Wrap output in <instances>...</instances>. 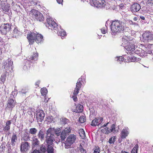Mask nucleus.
<instances>
[{"instance_id":"obj_15","label":"nucleus","mask_w":153,"mask_h":153,"mask_svg":"<svg viewBox=\"0 0 153 153\" xmlns=\"http://www.w3.org/2000/svg\"><path fill=\"white\" fill-rule=\"evenodd\" d=\"M30 147L29 143L28 142H22L21 145V151L26 152L28 150Z\"/></svg>"},{"instance_id":"obj_61","label":"nucleus","mask_w":153,"mask_h":153,"mask_svg":"<svg viewBox=\"0 0 153 153\" xmlns=\"http://www.w3.org/2000/svg\"><path fill=\"white\" fill-rule=\"evenodd\" d=\"M82 80V78H80L78 80L77 82H80V81H81Z\"/></svg>"},{"instance_id":"obj_16","label":"nucleus","mask_w":153,"mask_h":153,"mask_svg":"<svg viewBox=\"0 0 153 153\" xmlns=\"http://www.w3.org/2000/svg\"><path fill=\"white\" fill-rule=\"evenodd\" d=\"M54 137L53 134L47 135L46 142L47 144L51 145L52 144L53 140H54Z\"/></svg>"},{"instance_id":"obj_31","label":"nucleus","mask_w":153,"mask_h":153,"mask_svg":"<svg viewBox=\"0 0 153 153\" xmlns=\"http://www.w3.org/2000/svg\"><path fill=\"white\" fill-rule=\"evenodd\" d=\"M37 130L35 128H31L29 130V133L32 134H36L37 132Z\"/></svg>"},{"instance_id":"obj_2","label":"nucleus","mask_w":153,"mask_h":153,"mask_svg":"<svg viewBox=\"0 0 153 153\" xmlns=\"http://www.w3.org/2000/svg\"><path fill=\"white\" fill-rule=\"evenodd\" d=\"M76 139V136L74 134L69 135L65 142V148L66 149L70 148L71 145L75 142Z\"/></svg>"},{"instance_id":"obj_5","label":"nucleus","mask_w":153,"mask_h":153,"mask_svg":"<svg viewBox=\"0 0 153 153\" xmlns=\"http://www.w3.org/2000/svg\"><path fill=\"white\" fill-rule=\"evenodd\" d=\"M123 40L125 44L126 42L128 43V45L125 46V49L128 51L127 52L128 54H131L132 53V51L134 50L135 49V46L132 44L128 43L127 40H126L124 38H123Z\"/></svg>"},{"instance_id":"obj_50","label":"nucleus","mask_w":153,"mask_h":153,"mask_svg":"<svg viewBox=\"0 0 153 153\" xmlns=\"http://www.w3.org/2000/svg\"><path fill=\"white\" fill-rule=\"evenodd\" d=\"M101 131L103 133H104L106 134H108V132H107L106 129H105V128H104L103 129H102L101 130Z\"/></svg>"},{"instance_id":"obj_37","label":"nucleus","mask_w":153,"mask_h":153,"mask_svg":"<svg viewBox=\"0 0 153 153\" xmlns=\"http://www.w3.org/2000/svg\"><path fill=\"white\" fill-rule=\"evenodd\" d=\"M41 92L42 95L45 96L46 95L48 91L46 88H43L41 89Z\"/></svg>"},{"instance_id":"obj_20","label":"nucleus","mask_w":153,"mask_h":153,"mask_svg":"<svg viewBox=\"0 0 153 153\" xmlns=\"http://www.w3.org/2000/svg\"><path fill=\"white\" fill-rule=\"evenodd\" d=\"M36 36L35 42L37 43H41L43 39V37L41 34L36 32Z\"/></svg>"},{"instance_id":"obj_62","label":"nucleus","mask_w":153,"mask_h":153,"mask_svg":"<svg viewBox=\"0 0 153 153\" xmlns=\"http://www.w3.org/2000/svg\"><path fill=\"white\" fill-rule=\"evenodd\" d=\"M140 17L141 19H143V20H144L145 19V18L144 16H140Z\"/></svg>"},{"instance_id":"obj_42","label":"nucleus","mask_w":153,"mask_h":153,"mask_svg":"<svg viewBox=\"0 0 153 153\" xmlns=\"http://www.w3.org/2000/svg\"><path fill=\"white\" fill-rule=\"evenodd\" d=\"M111 132H115L116 131L115 130V126L114 124H113L111 127L110 129Z\"/></svg>"},{"instance_id":"obj_44","label":"nucleus","mask_w":153,"mask_h":153,"mask_svg":"<svg viewBox=\"0 0 153 153\" xmlns=\"http://www.w3.org/2000/svg\"><path fill=\"white\" fill-rule=\"evenodd\" d=\"M117 60L120 63H121V62L124 60V59L122 56H120L117 57Z\"/></svg>"},{"instance_id":"obj_45","label":"nucleus","mask_w":153,"mask_h":153,"mask_svg":"<svg viewBox=\"0 0 153 153\" xmlns=\"http://www.w3.org/2000/svg\"><path fill=\"white\" fill-rule=\"evenodd\" d=\"M80 149L81 152L82 153H86V150L85 149H84L83 148V147H82V146H81V145H80Z\"/></svg>"},{"instance_id":"obj_3","label":"nucleus","mask_w":153,"mask_h":153,"mask_svg":"<svg viewBox=\"0 0 153 153\" xmlns=\"http://www.w3.org/2000/svg\"><path fill=\"white\" fill-rule=\"evenodd\" d=\"M47 24L46 26L48 27L49 28H51V29L56 30L57 25L55 22L51 18H48L46 19Z\"/></svg>"},{"instance_id":"obj_40","label":"nucleus","mask_w":153,"mask_h":153,"mask_svg":"<svg viewBox=\"0 0 153 153\" xmlns=\"http://www.w3.org/2000/svg\"><path fill=\"white\" fill-rule=\"evenodd\" d=\"M28 92V90L26 88L22 89L21 91V94L23 96L25 95L26 93Z\"/></svg>"},{"instance_id":"obj_29","label":"nucleus","mask_w":153,"mask_h":153,"mask_svg":"<svg viewBox=\"0 0 153 153\" xmlns=\"http://www.w3.org/2000/svg\"><path fill=\"white\" fill-rule=\"evenodd\" d=\"M19 32L17 29L15 28L13 32L12 33V36L16 38L19 35Z\"/></svg>"},{"instance_id":"obj_23","label":"nucleus","mask_w":153,"mask_h":153,"mask_svg":"<svg viewBox=\"0 0 153 153\" xmlns=\"http://www.w3.org/2000/svg\"><path fill=\"white\" fill-rule=\"evenodd\" d=\"M83 110V106L80 104H78L76 106V109L74 112L76 113H80Z\"/></svg>"},{"instance_id":"obj_8","label":"nucleus","mask_w":153,"mask_h":153,"mask_svg":"<svg viewBox=\"0 0 153 153\" xmlns=\"http://www.w3.org/2000/svg\"><path fill=\"white\" fill-rule=\"evenodd\" d=\"M45 114L44 111L41 110H38L36 114V119L38 122H42L44 119Z\"/></svg>"},{"instance_id":"obj_46","label":"nucleus","mask_w":153,"mask_h":153,"mask_svg":"<svg viewBox=\"0 0 153 153\" xmlns=\"http://www.w3.org/2000/svg\"><path fill=\"white\" fill-rule=\"evenodd\" d=\"M6 79V76L4 75H1L0 80L2 82H4Z\"/></svg>"},{"instance_id":"obj_14","label":"nucleus","mask_w":153,"mask_h":153,"mask_svg":"<svg viewBox=\"0 0 153 153\" xmlns=\"http://www.w3.org/2000/svg\"><path fill=\"white\" fill-rule=\"evenodd\" d=\"M6 64H4V68L6 71H10L12 69V66L13 65V62L9 60H7Z\"/></svg>"},{"instance_id":"obj_55","label":"nucleus","mask_w":153,"mask_h":153,"mask_svg":"<svg viewBox=\"0 0 153 153\" xmlns=\"http://www.w3.org/2000/svg\"><path fill=\"white\" fill-rule=\"evenodd\" d=\"M35 150L33 151L32 153H39V151L37 149H35Z\"/></svg>"},{"instance_id":"obj_17","label":"nucleus","mask_w":153,"mask_h":153,"mask_svg":"<svg viewBox=\"0 0 153 153\" xmlns=\"http://www.w3.org/2000/svg\"><path fill=\"white\" fill-rule=\"evenodd\" d=\"M140 5L137 3H134L133 4L131 7V9L133 12H136L139 11L140 9Z\"/></svg>"},{"instance_id":"obj_10","label":"nucleus","mask_w":153,"mask_h":153,"mask_svg":"<svg viewBox=\"0 0 153 153\" xmlns=\"http://www.w3.org/2000/svg\"><path fill=\"white\" fill-rule=\"evenodd\" d=\"M36 33L33 32H30L27 35V38L28 39L30 44H32L35 41Z\"/></svg>"},{"instance_id":"obj_35","label":"nucleus","mask_w":153,"mask_h":153,"mask_svg":"<svg viewBox=\"0 0 153 153\" xmlns=\"http://www.w3.org/2000/svg\"><path fill=\"white\" fill-rule=\"evenodd\" d=\"M54 128H50L47 131V135H50V134H53Z\"/></svg>"},{"instance_id":"obj_53","label":"nucleus","mask_w":153,"mask_h":153,"mask_svg":"<svg viewBox=\"0 0 153 153\" xmlns=\"http://www.w3.org/2000/svg\"><path fill=\"white\" fill-rule=\"evenodd\" d=\"M101 32L103 34H105L106 33V30L104 28H102L101 29Z\"/></svg>"},{"instance_id":"obj_24","label":"nucleus","mask_w":153,"mask_h":153,"mask_svg":"<svg viewBox=\"0 0 153 153\" xmlns=\"http://www.w3.org/2000/svg\"><path fill=\"white\" fill-rule=\"evenodd\" d=\"M37 136L38 138L41 141L44 140L45 135L42 131L40 130L38 133Z\"/></svg>"},{"instance_id":"obj_18","label":"nucleus","mask_w":153,"mask_h":153,"mask_svg":"<svg viewBox=\"0 0 153 153\" xmlns=\"http://www.w3.org/2000/svg\"><path fill=\"white\" fill-rule=\"evenodd\" d=\"M30 134L26 131H23L22 137L23 140L25 141H29L30 140Z\"/></svg>"},{"instance_id":"obj_25","label":"nucleus","mask_w":153,"mask_h":153,"mask_svg":"<svg viewBox=\"0 0 153 153\" xmlns=\"http://www.w3.org/2000/svg\"><path fill=\"white\" fill-rule=\"evenodd\" d=\"M39 11L35 9H32L30 11L29 14L31 16L36 17L38 15Z\"/></svg>"},{"instance_id":"obj_4","label":"nucleus","mask_w":153,"mask_h":153,"mask_svg":"<svg viewBox=\"0 0 153 153\" xmlns=\"http://www.w3.org/2000/svg\"><path fill=\"white\" fill-rule=\"evenodd\" d=\"M11 28V25L8 23L2 24L0 27V30L3 34L9 32Z\"/></svg>"},{"instance_id":"obj_49","label":"nucleus","mask_w":153,"mask_h":153,"mask_svg":"<svg viewBox=\"0 0 153 153\" xmlns=\"http://www.w3.org/2000/svg\"><path fill=\"white\" fill-rule=\"evenodd\" d=\"M2 9L3 10L5 11V12L9 10V8L7 7V6H5L4 7L2 6Z\"/></svg>"},{"instance_id":"obj_59","label":"nucleus","mask_w":153,"mask_h":153,"mask_svg":"<svg viewBox=\"0 0 153 153\" xmlns=\"http://www.w3.org/2000/svg\"><path fill=\"white\" fill-rule=\"evenodd\" d=\"M126 21V24L128 22H129L130 24H132L133 23L132 21L131 20H127Z\"/></svg>"},{"instance_id":"obj_19","label":"nucleus","mask_w":153,"mask_h":153,"mask_svg":"<svg viewBox=\"0 0 153 153\" xmlns=\"http://www.w3.org/2000/svg\"><path fill=\"white\" fill-rule=\"evenodd\" d=\"M33 54L31 56V57H30V58L28 57V59L27 60H35V59H36V58L38 57V53H37L36 51V49L34 47L33 48Z\"/></svg>"},{"instance_id":"obj_63","label":"nucleus","mask_w":153,"mask_h":153,"mask_svg":"<svg viewBox=\"0 0 153 153\" xmlns=\"http://www.w3.org/2000/svg\"><path fill=\"white\" fill-rule=\"evenodd\" d=\"M106 126H107L106 125H105V124L104 125H103L101 127V128H103V127H106Z\"/></svg>"},{"instance_id":"obj_54","label":"nucleus","mask_w":153,"mask_h":153,"mask_svg":"<svg viewBox=\"0 0 153 153\" xmlns=\"http://www.w3.org/2000/svg\"><path fill=\"white\" fill-rule=\"evenodd\" d=\"M76 95L74 94V96L73 97V99L74 101H76L77 100Z\"/></svg>"},{"instance_id":"obj_36","label":"nucleus","mask_w":153,"mask_h":153,"mask_svg":"<svg viewBox=\"0 0 153 153\" xmlns=\"http://www.w3.org/2000/svg\"><path fill=\"white\" fill-rule=\"evenodd\" d=\"M93 150V153H100V149L98 146H95Z\"/></svg>"},{"instance_id":"obj_9","label":"nucleus","mask_w":153,"mask_h":153,"mask_svg":"<svg viewBox=\"0 0 153 153\" xmlns=\"http://www.w3.org/2000/svg\"><path fill=\"white\" fill-rule=\"evenodd\" d=\"M71 131V129L69 126H68L65 129L63 130L61 134L60 137L62 140H64L66 138V136H67L69 133Z\"/></svg>"},{"instance_id":"obj_13","label":"nucleus","mask_w":153,"mask_h":153,"mask_svg":"<svg viewBox=\"0 0 153 153\" xmlns=\"http://www.w3.org/2000/svg\"><path fill=\"white\" fill-rule=\"evenodd\" d=\"M16 103V101L13 99H9L7 102L6 108L11 110L15 106Z\"/></svg>"},{"instance_id":"obj_52","label":"nucleus","mask_w":153,"mask_h":153,"mask_svg":"<svg viewBox=\"0 0 153 153\" xmlns=\"http://www.w3.org/2000/svg\"><path fill=\"white\" fill-rule=\"evenodd\" d=\"M12 123V121L11 120H8L6 123V125L10 126V124Z\"/></svg>"},{"instance_id":"obj_6","label":"nucleus","mask_w":153,"mask_h":153,"mask_svg":"<svg viewBox=\"0 0 153 153\" xmlns=\"http://www.w3.org/2000/svg\"><path fill=\"white\" fill-rule=\"evenodd\" d=\"M144 42H148L153 39V35L149 31H146L142 35Z\"/></svg>"},{"instance_id":"obj_33","label":"nucleus","mask_w":153,"mask_h":153,"mask_svg":"<svg viewBox=\"0 0 153 153\" xmlns=\"http://www.w3.org/2000/svg\"><path fill=\"white\" fill-rule=\"evenodd\" d=\"M68 120L65 118H62L60 119V123L62 124H65L67 123Z\"/></svg>"},{"instance_id":"obj_12","label":"nucleus","mask_w":153,"mask_h":153,"mask_svg":"<svg viewBox=\"0 0 153 153\" xmlns=\"http://www.w3.org/2000/svg\"><path fill=\"white\" fill-rule=\"evenodd\" d=\"M102 121L103 118L101 117H99L93 120L91 122V125L93 126H96L99 125Z\"/></svg>"},{"instance_id":"obj_11","label":"nucleus","mask_w":153,"mask_h":153,"mask_svg":"<svg viewBox=\"0 0 153 153\" xmlns=\"http://www.w3.org/2000/svg\"><path fill=\"white\" fill-rule=\"evenodd\" d=\"M32 147L33 149H39L40 147V142L35 136L32 138Z\"/></svg>"},{"instance_id":"obj_1","label":"nucleus","mask_w":153,"mask_h":153,"mask_svg":"<svg viewBox=\"0 0 153 153\" xmlns=\"http://www.w3.org/2000/svg\"><path fill=\"white\" fill-rule=\"evenodd\" d=\"M126 20L122 21L118 20L113 21L111 25V29L113 33L121 32L123 31L126 26Z\"/></svg>"},{"instance_id":"obj_38","label":"nucleus","mask_w":153,"mask_h":153,"mask_svg":"<svg viewBox=\"0 0 153 153\" xmlns=\"http://www.w3.org/2000/svg\"><path fill=\"white\" fill-rule=\"evenodd\" d=\"M138 146L136 144L132 149L131 153H137V151L138 149Z\"/></svg>"},{"instance_id":"obj_28","label":"nucleus","mask_w":153,"mask_h":153,"mask_svg":"<svg viewBox=\"0 0 153 153\" xmlns=\"http://www.w3.org/2000/svg\"><path fill=\"white\" fill-rule=\"evenodd\" d=\"M35 18L37 20H38L40 22L43 21L44 19L42 14L40 12Z\"/></svg>"},{"instance_id":"obj_32","label":"nucleus","mask_w":153,"mask_h":153,"mask_svg":"<svg viewBox=\"0 0 153 153\" xmlns=\"http://www.w3.org/2000/svg\"><path fill=\"white\" fill-rule=\"evenodd\" d=\"M61 131L60 128L55 129L54 128L53 133L55 134L57 136H59L60 134Z\"/></svg>"},{"instance_id":"obj_7","label":"nucleus","mask_w":153,"mask_h":153,"mask_svg":"<svg viewBox=\"0 0 153 153\" xmlns=\"http://www.w3.org/2000/svg\"><path fill=\"white\" fill-rule=\"evenodd\" d=\"M92 3L97 8L104 7L105 2L104 0H92Z\"/></svg>"},{"instance_id":"obj_39","label":"nucleus","mask_w":153,"mask_h":153,"mask_svg":"<svg viewBox=\"0 0 153 153\" xmlns=\"http://www.w3.org/2000/svg\"><path fill=\"white\" fill-rule=\"evenodd\" d=\"M58 34L61 36H64L66 35V33L64 30L62 29L58 33Z\"/></svg>"},{"instance_id":"obj_48","label":"nucleus","mask_w":153,"mask_h":153,"mask_svg":"<svg viewBox=\"0 0 153 153\" xmlns=\"http://www.w3.org/2000/svg\"><path fill=\"white\" fill-rule=\"evenodd\" d=\"M10 126L6 125L4 128V130L5 131H7L10 129Z\"/></svg>"},{"instance_id":"obj_22","label":"nucleus","mask_w":153,"mask_h":153,"mask_svg":"<svg viewBox=\"0 0 153 153\" xmlns=\"http://www.w3.org/2000/svg\"><path fill=\"white\" fill-rule=\"evenodd\" d=\"M82 84L81 82H77L76 88L74 90V94L77 95L79 93V91L81 87Z\"/></svg>"},{"instance_id":"obj_60","label":"nucleus","mask_w":153,"mask_h":153,"mask_svg":"<svg viewBox=\"0 0 153 153\" xmlns=\"http://www.w3.org/2000/svg\"><path fill=\"white\" fill-rule=\"evenodd\" d=\"M119 6L120 7V8H121V9H122V8L123 7V4H121L119 5Z\"/></svg>"},{"instance_id":"obj_26","label":"nucleus","mask_w":153,"mask_h":153,"mask_svg":"<svg viewBox=\"0 0 153 153\" xmlns=\"http://www.w3.org/2000/svg\"><path fill=\"white\" fill-rule=\"evenodd\" d=\"M47 144L44 143L40 147V150L41 152L45 153L47 151Z\"/></svg>"},{"instance_id":"obj_58","label":"nucleus","mask_w":153,"mask_h":153,"mask_svg":"<svg viewBox=\"0 0 153 153\" xmlns=\"http://www.w3.org/2000/svg\"><path fill=\"white\" fill-rule=\"evenodd\" d=\"M105 129H106V131H107V132H108V134L110 133H111V131H110V130H108V127H106V128H105Z\"/></svg>"},{"instance_id":"obj_27","label":"nucleus","mask_w":153,"mask_h":153,"mask_svg":"<svg viewBox=\"0 0 153 153\" xmlns=\"http://www.w3.org/2000/svg\"><path fill=\"white\" fill-rule=\"evenodd\" d=\"M17 138L18 136L17 134L13 133L11 137V142L13 145L16 142Z\"/></svg>"},{"instance_id":"obj_57","label":"nucleus","mask_w":153,"mask_h":153,"mask_svg":"<svg viewBox=\"0 0 153 153\" xmlns=\"http://www.w3.org/2000/svg\"><path fill=\"white\" fill-rule=\"evenodd\" d=\"M36 1V0H34V2L33 1H31V4H34V5H36V4H37V3L36 2H35Z\"/></svg>"},{"instance_id":"obj_30","label":"nucleus","mask_w":153,"mask_h":153,"mask_svg":"<svg viewBox=\"0 0 153 153\" xmlns=\"http://www.w3.org/2000/svg\"><path fill=\"white\" fill-rule=\"evenodd\" d=\"M47 152L48 153H53L54 149L51 144H47Z\"/></svg>"},{"instance_id":"obj_47","label":"nucleus","mask_w":153,"mask_h":153,"mask_svg":"<svg viewBox=\"0 0 153 153\" xmlns=\"http://www.w3.org/2000/svg\"><path fill=\"white\" fill-rule=\"evenodd\" d=\"M148 4L149 5H153V0H148L147 2Z\"/></svg>"},{"instance_id":"obj_56","label":"nucleus","mask_w":153,"mask_h":153,"mask_svg":"<svg viewBox=\"0 0 153 153\" xmlns=\"http://www.w3.org/2000/svg\"><path fill=\"white\" fill-rule=\"evenodd\" d=\"M63 0H56L57 2L59 4H62L63 2Z\"/></svg>"},{"instance_id":"obj_43","label":"nucleus","mask_w":153,"mask_h":153,"mask_svg":"<svg viewBox=\"0 0 153 153\" xmlns=\"http://www.w3.org/2000/svg\"><path fill=\"white\" fill-rule=\"evenodd\" d=\"M79 120L80 123H83L85 121L86 119L84 116H82L79 117Z\"/></svg>"},{"instance_id":"obj_64","label":"nucleus","mask_w":153,"mask_h":153,"mask_svg":"<svg viewBox=\"0 0 153 153\" xmlns=\"http://www.w3.org/2000/svg\"><path fill=\"white\" fill-rule=\"evenodd\" d=\"M121 153H128V152L124 151H122Z\"/></svg>"},{"instance_id":"obj_21","label":"nucleus","mask_w":153,"mask_h":153,"mask_svg":"<svg viewBox=\"0 0 153 153\" xmlns=\"http://www.w3.org/2000/svg\"><path fill=\"white\" fill-rule=\"evenodd\" d=\"M128 128H124L122 131L121 133V137L123 139H124L128 136Z\"/></svg>"},{"instance_id":"obj_51","label":"nucleus","mask_w":153,"mask_h":153,"mask_svg":"<svg viewBox=\"0 0 153 153\" xmlns=\"http://www.w3.org/2000/svg\"><path fill=\"white\" fill-rule=\"evenodd\" d=\"M5 148V143L3 142L0 146L1 149H3Z\"/></svg>"},{"instance_id":"obj_34","label":"nucleus","mask_w":153,"mask_h":153,"mask_svg":"<svg viewBox=\"0 0 153 153\" xmlns=\"http://www.w3.org/2000/svg\"><path fill=\"white\" fill-rule=\"evenodd\" d=\"M79 134L82 138H84L85 137V134L83 129H81L79 131Z\"/></svg>"},{"instance_id":"obj_41","label":"nucleus","mask_w":153,"mask_h":153,"mask_svg":"<svg viewBox=\"0 0 153 153\" xmlns=\"http://www.w3.org/2000/svg\"><path fill=\"white\" fill-rule=\"evenodd\" d=\"M116 138L115 137L110 138L109 143L110 144L114 143L115 141Z\"/></svg>"}]
</instances>
